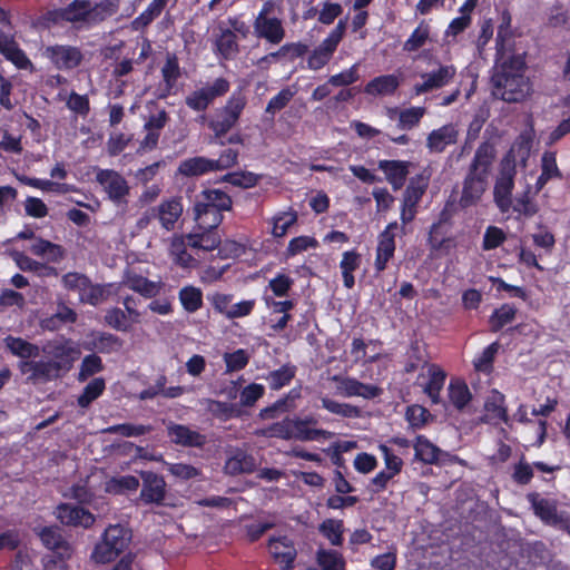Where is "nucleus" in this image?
<instances>
[{"mask_svg":"<svg viewBox=\"0 0 570 570\" xmlns=\"http://www.w3.org/2000/svg\"><path fill=\"white\" fill-rule=\"evenodd\" d=\"M525 69L523 55H511L501 62L497 61L491 75L493 97L507 102L522 101L531 90Z\"/></svg>","mask_w":570,"mask_h":570,"instance_id":"nucleus-1","label":"nucleus"},{"mask_svg":"<svg viewBox=\"0 0 570 570\" xmlns=\"http://www.w3.org/2000/svg\"><path fill=\"white\" fill-rule=\"evenodd\" d=\"M495 158L493 145H481L475 151L468 175L463 181L459 204L462 208L476 205L488 188V178Z\"/></svg>","mask_w":570,"mask_h":570,"instance_id":"nucleus-2","label":"nucleus"},{"mask_svg":"<svg viewBox=\"0 0 570 570\" xmlns=\"http://www.w3.org/2000/svg\"><path fill=\"white\" fill-rule=\"evenodd\" d=\"M246 106L247 97L244 87H237L225 105L216 109L208 120V128L214 132L215 137L220 138L227 135L238 122Z\"/></svg>","mask_w":570,"mask_h":570,"instance_id":"nucleus-3","label":"nucleus"},{"mask_svg":"<svg viewBox=\"0 0 570 570\" xmlns=\"http://www.w3.org/2000/svg\"><path fill=\"white\" fill-rule=\"evenodd\" d=\"M131 541V532L120 524L109 525L95 546L91 559L96 563H108L121 554Z\"/></svg>","mask_w":570,"mask_h":570,"instance_id":"nucleus-4","label":"nucleus"},{"mask_svg":"<svg viewBox=\"0 0 570 570\" xmlns=\"http://www.w3.org/2000/svg\"><path fill=\"white\" fill-rule=\"evenodd\" d=\"M202 198L194 207L195 219H203L206 227H218L223 222L220 212L232 209V198L218 189L203 191Z\"/></svg>","mask_w":570,"mask_h":570,"instance_id":"nucleus-5","label":"nucleus"},{"mask_svg":"<svg viewBox=\"0 0 570 570\" xmlns=\"http://www.w3.org/2000/svg\"><path fill=\"white\" fill-rule=\"evenodd\" d=\"M515 174V157L511 149L501 160L500 170L493 188L494 203L502 213H508L512 207V190Z\"/></svg>","mask_w":570,"mask_h":570,"instance_id":"nucleus-6","label":"nucleus"},{"mask_svg":"<svg viewBox=\"0 0 570 570\" xmlns=\"http://www.w3.org/2000/svg\"><path fill=\"white\" fill-rule=\"evenodd\" d=\"M230 89V82L225 77H218L213 82H206L203 87L193 90L185 98V105L196 112H204Z\"/></svg>","mask_w":570,"mask_h":570,"instance_id":"nucleus-7","label":"nucleus"},{"mask_svg":"<svg viewBox=\"0 0 570 570\" xmlns=\"http://www.w3.org/2000/svg\"><path fill=\"white\" fill-rule=\"evenodd\" d=\"M238 151L227 148L218 159L194 157L179 165V173L185 176H198L212 170H224L236 164Z\"/></svg>","mask_w":570,"mask_h":570,"instance_id":"nucleus-8","label":"nucleus"},{"mask_svg":"<svg viewBox=\"0 0 570 570\" xmlns=\"http://www.w3.org/2000/svg\"><path fill=\"white\" fill-rule=\"evenodd\" d=\"M23 374L35 384L46 383L61 377L69 372V363H55L53 361H23L20 364Z\"/></svg>","mask_w":570,"mask_h":570,"instance_id":"nucleus-9","label":"nucleus"},{"mask_svg":"<svg viewBox=\"0 0 570 570\" xmlns=\"http://www.w3.org/2000/svg\"><path fill=\"white\" fill-rule=\"evenodd\" d=\"M456 75V68L453 65L438 63V68L429 72L421 73L422 82L413 87L415 96H421L433 90L448 86Z\"/></svg>","mask_w":570,"mask_h":570,"instance_id":"nucleus-10","label":"nucleus"},{"mask_svg":"<svg viewBox=\"0 0 570 570\" xmlns=\"http://www.w3.org/2000/svg\"><path fill=\"white\" fill-rule=\"evenodd\" d=\"M43 55L58 70H72L83 60L81 50L70 45L48 46Z\"/></svg>","mask_w":570,"mask_h":570,"instance_id":"nucleus-11","label":"nucleus"},{"mask_svg":"<svg viewBox=\"0 0 570 570\" xmlns=\"http://www.w3.org/2000/svg\"><path fill=\"white\" fill-rule=\"evenodd\" d=\"M529 500L532 503L534 514L544 523L559 527L570 533V519L558 512L556 501L539 498L538 494H529Z\"/></svg>","mask_w":570,"mask_h":570,"instance_id":"nucleus-12","label":"nucleus"},{"mask_svg":"<svg viewBox=\"0 0 570 570\" xmlns=\"http://www.w3.org/2000/svg\"><path fill=\"white\" fill-rule=\"evenodd\" d=\"M253 29L256 38L273 46H278L286 37L283 21L278 17L255 18Z\"/></svg>","mask_w":570,"mask_h":570,"instance_id":"nucleus-13","label":"nucleus"},{"mask_svg":"<svg viewBox=\"0 0 570 570\" xmlns=\"http://www.w3.org/2000/svg\"><path fill=\"white\" fill-rule=\"evenodd\" d=\"M96 179L104 187L112 202L118 204L125 202V197L129 193V187L125 178L117 171L99 169Z\"/></svg>","mask_w":570,"mask_h":570,"instance_id":"nucleus-14","label":"nucleus"},{"mask_svg":"<svg viewBox=\"0 0 570 570\" xmlns=\"http://www.w3.org/2000/svg\"><path fill=\"white\" fill-rule=\"evenodd\" d=\"M142 489L140 499L145 503L161 504L166 497V482L164 478L151 471H141Z\"/></svg>","mask_w":570,"mask_h":570,"instance_id":"nucleus-15","label":"nucleus"},{"mask_svg":"<svg viewBox=\"0 0 570 570\" xmlns=\"http://www.w3.org/2000/svg\"><path fill=\"white\" fill-rule=\"evenodd\" d=\"M198 223L199 232L187 235V244L190 249L212 252L222 243V237L215 230L217 227H206L203 219H195Z\"/></svg>","mask_w":570,"mask_h":570,"instance_id":"nucleus-16","label":"nucleus"},{"mask_svg":"<svg viewBox=\"0 0 570 570\" xmlns=\"http://www.w3.org/2000/svg\"><path fill=\"white\" fill-rule=\"evenodd\" d=\"M43 353L50 356L55 363H69V371L73 362L79 358L81 352L79 347L70 340H56L48 342L43 348Z\"/></svg>","mask_w":570,"mask_h":570,"instance_id":"nucleus-17","label":"nucleus"},{"mask_svg":"<svg viewBox=\"0 0 570 570\" xmlns=\"http://www.w3.org/2000/svg\"><path fill=\"white\" fill-rule=\"evenodd\" d=\"M337 382V392L345 396H362L364 399L376 397L381 393V389L374 385L364 384L355 379L341 377L335 375L332 377Z\"/></svg>","mask_w":570,"mask_h":570,"instance_id":"nucleus-18","label":"nucleus"},{"mask_svg":"<svg viewBox=\"0 0 570 570\" xmlns=\"http://www.w3.org/2000/svg\"><path fill=\"white\" fill-rule=\"evenodd\" d=\"M397 228V223H391L381 233L380 242L376 249L375 268L382 272L386 267V263L393 257L395 250L394 230Z\"/></svg>","mask_w":570,"mask_h":570,"instance_id":"nucleus-19","label":"nucleus"},{"mask_svg":"<svg viewBox=\"0 0 570 570\" xmlns=\"http://www.w3.org/2000/svg\"><path fill=\"white\" fill-rule=\"evenodd\" d=\"M58 519L67 525H81L89 528L95 522V517L78 505L62 504L58 508Z\"/></svg>","mask_w":570,"mask_h":570,"instance_id":"nucleus-20","label":"nucleus"},{"mask_svg":"<svg viewBox=\"0 0 570 570\" xmlns=\"http://www.w3.org/2000/svg\"><path fill=\"white\" fill-rule=\"evenodd\" d=\"M42 543L50 550L55 551L56 554L61 558H70L72 548L61 534L59 528L48 527L41 529L39 532Z\"/></svg>","mask_w":570,"mask_h":570,"instance_id":"nucleus-21","label":"nucleus"},{"mask_svg":"<svg viewBox=\"0 0 570 570\" xmlns=\"http://www.w3.org/2000/svg\"><path fill=\"white\" fill-rule=\"evenodd\" d=\"M268 548L274 560L279 563L284 570L292 568V563L296 558V549L291 540L286 537L271 539Z\"/></svg>","mask_w":570,"mask_h":570,"instance_id":"nucleus-22","label":"nucleus"},{"mask_svg":"<svg viewBox=\"0 0 570 570\" xmlns=\"http://www.w3.org/2000/svg\"><path fill=\"white\" fill-rule=\"evenodd\" d=\"M484 415L481 421L491 424H498L499 421L508 423L507 407L504 406V395L498 391H492L484 403Z\"/></svg>","mask_w":570,"mask_h":570,"instance_id":"nucleus-23","label":"nucleus"},{"mask_svg":"<svg viewBox=\"0 0 570 570\" xmlns=\"http://www.w3.org/2000/svg\"><path fill=\"white\" fill-rule=\"evenodd\" d=\"M400 83L399 76L382 75L370 80L364 87V92L370 96H392L399 89Z\"/></svg>","mask_w":570,"mask_h":570,"instance_id":"nucleus-24","label":"nucleus"},{"mask_svg":"<svg viewBox=\"0 0 570 570\" xmlns=\"http://www.w3.org/2000/svg\"><path fill=\"white\" fill-rule=\"evenodd\" d=\"M171 441L183 446L200 448L205 444L206 438L188 426L170 423L167 426Z\"/></svg>","mask_w":570,"mask_h":570,"instance_id":"nucleus-25","label":"nucleus"},{"mask_svg":"<svg viewBox=\"0 0 570 570\" xmlns=\"http://www.w3.org/2000/svg\"><path fill=\"white\" fill-rule=\"evenodd\" d=\"M255 469V459L240 449L232 452L224 466L225 472L229 475L252 473Z\"/></svg>","mask_w":570,"mask_h":570,"instance_id":"nucleus-26","label":"nucleus"},{"mask_svg":"<svg viewBox=\"0 0 570 570\" xmlns=\"http://www.w3.org/2000/svg\"><path fill=\"white\" fill-rule=\"evenodd\" d=\"M186 236H174L170 243V255L176 264L185 268H193L198 265V259L189 254Z\"/></svg>","mask_w":570,"mask_h":570,"instance_id":"nucleus-27","label":"nucleus"},{"mask_svg":"<svg viewBox=\"0 0 570 570\" xmlns=\"http://www.w3.org/2000/svg\"><path fill=\"white\" fill-rule=\"evenodd\" d=\"M215 47L224 60H233L239 53L237 36L230 29L222 30L215 40Z\"/></svg>","mask_w":570,"mask_h":570,"instance_id":"nucleus-28","label":"nucleus"},{"mask_svg":"<svg viewBox=\"0 0 570 570\" xmlns=\"http://www.w3.org/2000/svg\"><path fill=\"white\" fill-rule=\"evenodd\" d=\"M65 22L90 24L91 1L72 0L63 7Z\"/></svg>","mask_w":570,"mask_h":570,"instance_id":"nucleus-29","label":"nucleus"},{"mask_svg":"<svg viewBox=\"0 0 570 570\" xmlns=\"http://www.w3.org/2000/svg\"><path fill=\"white\" fill-rule=\"evenodd\" d=\"M183 214V205L180 198H171L163 202L158 206V217L161 226L167 230L175 227L176 222Z\"/></svg>","mask_w":570,"mask_h":570,"instance_id":"nucleus-30","label":"nucleus"},{"mask_svg":"<svg viewBox=\"0 0 570 570\" xmlns=\"http://www.w3.org/2000/svg\"><path fill=\"white\" fill-rule=\"evenodd\" d=\"M161 76L165 83V90L159 98H166L171 94L177 80L180 78L179 61L175 53H168L161 68Z\"/></svg>","mask_w":570,"mask_h":570,"instance_id":"nucleus-31","label":"nucleus"},{"mask_svg":"<svg viewBox=\"0 0 570 570\" xmlns=\"http://www.w3.org/2000/svg\"><path fill=\"white\" fill-rule=\"evenodd\" d=\"M30 252L52 263H57L65 257V249L60 245L43 238H36L30 246Z\"/></svg>","mask_w":570,"mask_h":570,"instance_id":"nucleus-32","label":"nucleus"},{"mask_svg":"<svg viewBox=\"0 0 570 570\" xmlns=\"http://www.w3.org/2000/svg\"><path fill=\"white\" fill-rule=\"evenodd\" d=\"M335 51L336 48L323 40L309 53L306 68L314 71L321 70L331 61Z\"/></svg>","mask_w":570,"mask_h":570,"instance_id":"nucleus-33","label":"nucleus"},{"mask_svg":"<svg viewBox=\"0 0 570 570\" xmlns=\"http://www.w3.org/2000/svg\"><path fill=\"white\" fill-rule=\"evenodd\" d=\"M424 366L428 367V375L430 377L429 383L424 386V392L430 396L433 403H438L440 391L445 381V372L435 364L424 362Z\"/></svg>","mask_w":570,"mask_h":570,"instance_id":"nucleus-34","label":"nucleus"},{"mask_svg":"<svg viewBox=\"0 0 570 570\" xmlns=\"http://www.w3.org/2000/svg\"><path fill=\"white\" fill-rule=\"evenodd\" d=\"M415 458L424 463H436L442 451L424 436H417L414 444Z\"/></svg>","mask_w":570,"mask_h":570,"instance_id":"nucleus-35","label":"nucleus"},{"mask_svg":"<svg viewBox=\"0 0 570 570\" xmlns=\"http://www.w3.org/2000/svg\"><path fill=\"white\" fill-rule=\"evenodd\" d=\"M380 167L385 171L394 189H400L403 186L407 175L406 165L404 163L383 160L380 163Z\"/></svg>","mask_w":570,"mask_h":570,"instance_id":"nucleus-36","label":"nucleus"},{"mask_svg":"<svg viewBox=\"0 0 570 570\" xmlns=\"http://www.w3.org/2000/svg\"><path fill=\"white\" fill-rule=\"evenodd\" d=\"M119 8V0H102L97 3L91 2L90 24L105 21L114 16Z\"/></svg>","mask_w":570,"mask_h":570,"instance_id":"nucleus-37","label":"nucleus"},{"mask_svg":"<svg viewBox=\"0 0 570 570\" xmlns=\"http://www.w3.org/2000/svg\"><path fill=\"white\" fill-rule=\"evenodd\" d=\"M6 347L14 355L23 358L36 357L39 355V347L22 338L8 336L4 340Z\"/></svg>","mask_w":570,"mask_h":570,"instance_id":"nucleus-38","label":"nucleus"},{"mask_svg":"<svg viewBox=\"0 0 570 570\" xmlns=\"http://www.w3.org/2000/svg\"><path fill=\"white\" fill-rule=\"evenodd\" d=\"M429 37L430 27L424 21H421L403 43V50L406 52L417 51L426 43Z\"/></svg>","mask_w":570,"mask_h":570,"instance_id":"nucleus-39","label":"nucleus"},{"mask_svg":"<svg viewBox=\"0 0 570 570\" xmlns=\"http://www.w3.org/2000/svg\"><path fill=\"white\" fill-rule=\"evenodd\" d=\"M126 285L130 289L140 293L146 297L156 296L160 288L158 283L151 282L139 275L128 276Z\"/></svg>","mask_w":570,"mask_h":570,"instance_id":"nucleus-40","label":"nucleus"},{"mask_svg":"<svg viewBox=\"0 0 570 570\" xmlns=\"http://www.w3.org/2000/svg\"><path fill=\"white\" fill-rule=\"evenodd\" d=\"M167 120L168 115L164 109L157 114L150 115L145 124V128L148 130V134L142 142H157L159 131L165 127Z\"/></svg>","mask_w":570,"mask_h":570,"instance_id":"nucleus-41","label":"nucleus"},{"mask_svg":"<svg viewBox=\"0 0 570 570\" xmlns=\"http://www.w3.org/2000/svg\"><path fill=\"white\" fill-rule=\"evenodd\" d=\"M292 433L294 439L301 441H313L320 438L330 439L332 436V433L328 431L308 429V426L301 422V419L293 420Z\"/></svg>","mask_w":570,"mask_h":570,"instance_id":"nucleus-42","label":"nucleus"},{"mask_svg":"<svg viewBox=\"0 0 570 570\" xmlns=\"http://www.w3.org/2000/svg\"><path fill=\"white\" fill-rule=\"evenodd\" d=\"M449 397L452 404L461 410L470 402L471 393L463 381L454 380L449 386Z\"/></svg>","mask_w":570,"mask_h":570,"instance_id":"nucleus-43","label":"nucleus"},{"mask_svg":"<svg viewBox=\"0 0 570 570\" xmlns=\"http://www.w3.org/2000/svg\"><path fill=\"white\" fill-rule=\"evenodd\" d=\"M106 387L105 380L97 377L90 381L78 397V404L81 407H88L92 401L98 399Z\"/></svg>","mask_w":570,"mask_h":570,"instance_id":"nucleus-44","label":"nucleus"},{"mask_svg":"<svg viewBox=\"0 0 570 570\" xmlns=\"http://www.w3.org/2000/svg\"><path fill=\"white\" fill-rule=\"evenodd\" d=\"M92 346L100 353L109 354L118 352L122 347V341L110 333H97Z\"/></svg>","mask_w":570,"mask_h":570,"instance_id":"nucleus-45","label":"nucleus"},{"mask_svg":"<svg viewBox=\"0 0 570 570\" xmlns=\"http://www.w3.org/2000/svg\"><path fill=\"white\" fill-rule=\"evenodd\" d=\"M203 404L206 406V410L209 413L220 420H228L233 416H238L239 414V411L236 409V406L229 403L205 399Z\"/></svg>","mask_w":570,"mask_h":570,"instance_id":"nucleus-46","label":"nucleus"},{"mask_svg":"<svg viewBox=\"0 0 570 570\" xmlns=\"http://www.w3.org/2000/svg\"><path fill=\"white\" fill-rule=\"evenodd\" d=\"M426 109L424 107H411L399 112V124L401 129L407 130L417 126Z\"/></svg>","mask_w":570,"mask_h":570,"instance_id":"nucleus-47","label":"nucleus"},{"mask_svg":"<svg viewBox=\"0 0 570 570\" xmlns=\"http://www.w3.org/2000/svg\"><path fill=\"white\" fill-rule=\"evenodd\" d=\"M104 370V364L101 358L96 354H90L83 357L80 370L78 373V381L85 382L90 376L101 372Z\"/></svg>","mask_w":570,"mask_h":570,"instance_id":"nucleus-48","label":"nucleus"},{"mask_svg":"<svg viewBox=\"0 0 570 570\" xmlns=\"http://www.w3.org/2000/svg\"><path fill=\"white\" fill-rule=\"evenodd\" d=\"M164 8L157 4L154 0L147 6V8L132 21V27L136 30L148 27L156 18H158Z\"/></svg>","mask_w":570,"mask_h":570,"instance_id":"nucleus-49","label":"nucleus"},{"mask_svg":"<svg viewBox=\"0 0 570 570\" xmlns=\"http://www.w3.org/2000/svg\"><path fill=\"white\" fill-rule=\"evenodd\" d=\"M322 405L331 413L343 417H357L360 415V410L356 406L345 403H338L328 397L322 399Z\"/></svg>","mask_w":570,"mask_h":570,"instance_id":"nucleus-50","label":"nucleus"},{"mask_svg":"<svg viewBox=\"0 0 570 570\" xmlns=\"http://www.w3.org/2000/svg\"><path fill=\"white\" fill-rule=\"evenodd\" d=\"M317 562L322 570H344V560L337 551H318Z\"/></svg>","mask_w":570,"mask_h":570,"instance_id":"nucleus-51","label":"nucleus"},{"mask_svg":"<svg viewBox=\"0 0 570 570\" xmlns=\"http://www.w3.org/2000/svg\"><path fill=\"white\" fill-rule=\"evenodd\" d=\"M11 256L21 271L40 272L41 269H46L48 273L57 274L55 268L35 261L21 252H13Z\"/></svg>","mask_w":570,"mask_h":570,"instance_id":"nucleus-52","label":"nucleus"},{"mask_svg":"<svg viewBox=\"0 0 570 570\" xmlns=\"http://www.w3.org/2000/svg\"><path fill=\"white\" fill-rule=\"evenodd\" d=\"M184 308L190 313L196 312L202 306V292L195 287H185L179 294Z\"/></svg>","mask_w":570,"mask_h":570,"instance_id":"nucleus-53","label":"nucleus"},{"mask_svg":"<svg viewBox=\"0 0 570 570\" xmlns=\"http://www.w3.org/2000/svg\"><path fill=\"white\" fill-rule=\"evenodd\" d=\"M320 531L331 541L332 544L338 546L342 543V521L327 519L320 525Z\"/></svg>","mask_w":570,"mask_h":570,"instance_id":"nucleus-54","label":"nucleus"},{"mask_svg":"<svg viewBox=\"0 0 570 570\" xmlns=\"http://www.w3.org/2000/svg\"><path fill=\"white\" fill-rule=\"evenodd\" d=\"M295 367L291 365H284L279 370L273 371L269 376V386L273 390H279L294 377Z\"/></svg>","mask_w":570,"mask_h":570,"instance_id":"nucleus-55","label":"nucleus"},{"mask_svg":"<svg viewBox=\"0 0 570 570\" xmlns=\"http://www.w3.org/2000/svg\"><path fill=\"white\" fill-rule=\"evenodd\" d=\"M81 302L97 305L106 299V289L100 285H95L90 281L86 284L79 295Z\"/></svg>","mask_w":570,"mask_h":570,"instance_id":"nucleus-56","label":"nucleus"},{"mask_svg":"<svg viewBox=\"0 0 570 570\" xmlns=\"http://www.w3.org/2000/svg\"><path fill=\"white\" fill-rule=\"evenodd\" d=\"M360 79L358 65L355 63L348 69L333 75L328 78V83L335 87H345L356 82Z\"/></svg>","mask_w":570,"mask_h":570,"instance_id":"nucleus-57","label":"nucleus"},{"mask_svg":"<svg viewBox=\"0 0 570 570\" xmlns=\"http://www.w3.org/2000/svg\"><path fill=\"white\" fill-rule=\"evenodd\" d=\"M67 107L75 114L86 117L90 111L89 98L87 95L71 91L67 100Z\"/></svg>","mask_w":570,"mask_h":570,"instance_id":"nucleus-58","label":"nucleus"},{"mask_svg":"<svg viewBox=\"0 0 570 570\" xmlns=\"http://www.w3.org/2000/svg\"><path fill=\"white\" fill-rule=\"evenodd\" d=\"M151 431V426L148 425H134V424H119L109 426L102 430L104 433L115 434L120 433L124 436H138L144 435Z\"/></svg>","mask_w":570,"mask_h":570,"instance_id":"nucleus-59","label":"nucleus"},{"mask_svg":"<svg viewBox=\"0 0 570 570\" xmlns=\"http://www.w3.org/2000/svg\"><path fill=\"white\" fill-rule=\"evenodd\" d=\"M224 360L226 363V372L232 373L244 368L249 361V356L246 351L237 350L233 353H225Z\"/></svg>","mask_w":570,"mask_h":570,"instance_id":"nucleus-60","label":"nucleus"},{"mask_svg":"<svg viewBox=\"0 0 570 570\" xmlns=\"http://www.w3.org/2000/svg\"><path fill=\"white\" fill-rule=\"evenodd\" d=\"M515 316V308L511 305H502L498 308L491 317L492 330L499 331L505 324L513 321Z\"/></svg>","mask_w":570,"mask_h":570,"instance_id":"nucleus-61","label":"nucleus"},{"mask_svg":"<svg viewBox=\"0 0 570 570\" xmlns=\"http://www.w3.org/2000/svg\"><path fill=\"white\" fill-rule=\"evenodd\" d=\"M456 138L458 130L455 126L449 124L433 130L428 137V142H456Z\"/></svg>","mask_w":570,"mask_h":570,"instance_id":"nucleus-62","label":"nucleus"},{"mask_svg":"<svg viewBox=\"0 0 570 570\" xmlns=\"http://www.w3.org/2000/svg\"><path fill=\"white\" fill-rule=\"evenodd\" d=\"M293 92L288 88L282 89L277 95L272 97L266 106V114L274 116L277 111L282 110L293 98Z\"/></svg>","mask_w":570,"mask_h":570,"instance_id":"nucleus-63","label":"nucleus"},{"mask_svg":"<svg viewBox=\"0 0 570 570\" xmlns=\"http://www.w3.org/2000/svg\"><path fill=\"white\" fill-rule=\"evenodd\" d=\"M292 428L293 420L287 419L282 422L272 424L266 430H263L261 434L265 436H276L287 440L293 438Z\"/></svg>","mask_w":570,"mask_h":570,"instance_id":"nucleus-64","label":"nucleus"}]
</instances>
